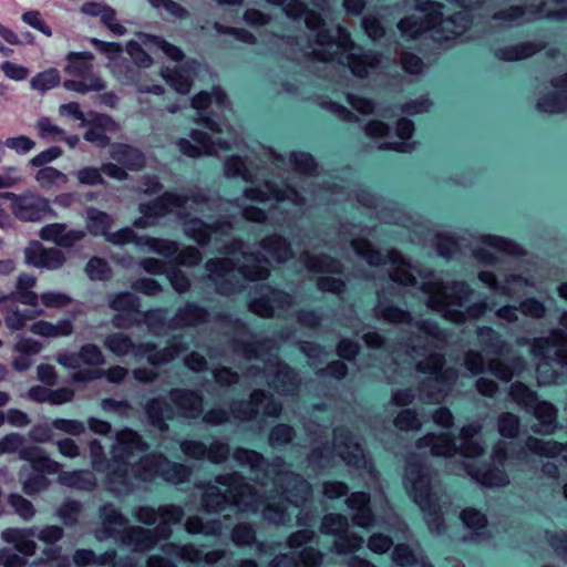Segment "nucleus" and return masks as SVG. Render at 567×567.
Masks as SVG:
<instances>
[{
    "label": "nucleus",
    "instance_id": "69168bd1",
    "mask_svg": "<svg viewBox=\"0 0 567 567\" xmlns=\"http://www.w3.org/2000/svg\"><path fill=\"white\" fill-rule=\"evenodd\" d=\"M185 529L190 535H217L220 530V522H204L200 516L193 515L187 518Z\"/></svg>",
    "mask_w": 567,
    "mask_h": 567
},
{
    "label": "nucleus",
    "instance_id": "20e7f679",
    "mask_svg": "<svg viewBox=\"0 0 567 567\" xmlns=\"http://www.w3.org/2000/svg\"><path fill=\"white\" fill-rule=\"evenodd\" d=\"M414 9L423 13V17L410 14L401 18L396 28L402 38L406 40H419L424 33L433 32L441 34L443 32V22L454 23L453 17L444 18V4L435 0H415Z\"/></svg>",
    "mask_w": 567,
    "mask_h": 567
},
{
    "label": "nucleus",
    "instance_id": "2eb2a0df",
    "mask_svg": "<svg viewBox=\"0 0 567 567\" xmlns=\"http://www.w3.org/2000/svg\"><path fill=\"white\" fill-rule=\"evenodd\" d=\"M233 458L241 466H249L252 474L257 478H268L271 472L284 465V460L276 456L271 460L267 458L260 452L247 447H236L233 452Z\"/></svg>",
    "mask_w": 567,
    "mask_h": 567
},
{
    "label": "nucleus",
    "instance_id": "0e129e2a",
    "mask_svg": "<svg viewBox=\"0 0 567 567\" xmlns=\"http://www.w3.org/2000/svg\"><path fill=\"white\" fill-rule=\"evenodd\" d=\"M62 485L75 489H91L94 485L91 474L80 470L63 472L59 476Z\"/></svg>",
    "mask_w": 567,
    "mask_h": 567
},
{
    "label": "nucleus",
    "instance_id": "39448f33",
    "mask_svg": "<svg viewBox=\"0 0 567 567\" xmlns=\"http://www.w3.org/2000/svg\"><path fill=\"white\" fill-rule=\"evenodd\" d=\"M93 53L89 51L69 52L65 72L79 80H65L63 86L69 91L81 94L89 92H101L106 89V83L93 73Z\"/></svg>",
    "mask_w": 567,
    "mask_h": 567
},
{
    "label": "nucleus",
    "instance_id": "4be33fe9",
    "mask_svg": "<svg viewBox=\"0 0 567 567\" xmlns=\"http://www.w3.org/2000/svg\"><path fill=\"white\" fill-rule=\"evenodd\" d=\"M159 549L164 555L171 556L173 558H181L189 563L205 561L207 564H212L221 557V553L217 550L204 554L202 549L197 548L192 543L185 545L165 543L161 545Z\"/></svg>",
    "mask_w": 567,
    "mask_h": 567
},
{
    "label": "nucleus",
    "instance_id": "338daca9",
    "mask_svg": "<svg viewBox=\"0 0 567 567\" xmlns=\"http://www.w3.org/2000/svg\"><path fill=\"white\" fill-rule=\"evenodd\" d=\"M349 519L341 513L326 514L320 523V532L324 536H336L338 533L344 532L349 528Z\"/></svg>",
    "mask_w": 567,
    "mask_h": 567
},
{
    "label": "nucleus",
    "instance_id": "dca6fc26",
    "mask_svg": "<svg viewBox=\"0 0 567 567\" xmlns=\"http://www.w3.org/2000/svg\"><path fill=\"white\" fill-rule=\"evenodd\" d=\"M184 350L181 337L173 336L166 342V347L158 349L155 342H140L136 347V357L145 358L153 367H161L175 358V354Z\"/></svg>",
    "mask_w": 567,
    "mask_h": 567
},
{
    "label": "nucleus",
    "instance_id": "8fccbe9b",
    "mask_svg": "<svg viewBox=\"0 0 567 567\" xmlns=\"http://www.w3.org/2000/svg\"><path fill=\"white\" fill-rule=\"evenodd\" d=\"M565 444L555 440L543 441L529 436L526 441V447L529 452L538 456L555 458L565 450Z\"/></svg>",
    "mask_w": 567,
    "mask_h": 567
},
{
    "label": "nucleus",
    "instance_id": "603ef678",
    "mask_svg": "<svg viewBox=\"0 0 567 567\" xmlns=\"http://www.w3.org/2000/svg\"><path fill=\"white\" fill-rule=\"evenodd\" d=\"M190 475V466L183 463L173 462L167 458V462H164V467L159 478L168 484L177 485L188 482Z\"/></svg>",
    "mask_w": 567,
    "mask_h": 567
},
{
    "label": "nucleus",
    "instance_id": "f3484780",
    "mask_svg": "<svg viewBox=\"0 0 567 567\" xmlns=\"http://www.w3.org/2000/svg\"><path fill=\"white\" fill-rule=\"evenodd\" d=\"M224 226H229L225 220L206 223L200 217L185 215L183 217V230L185 236L200 247H207L210 244L213 235L221 231Z\"/></svg>",
    "mask_w": 567,
    "mask_h": 567
},
{
    "label": "nucleus",
    "instance_id": "09e8293b",
    "mask_svg": "<svg viewBox=\"0 0 567 567\" xmlns=\"http://www.w3.org/2000/svg\"><path fill=\"white\" fill-rule=\"evenodd\" d=\"M379 302L377 306V316L390 323L404 322L409 312L394 305L389 298L378 293Z\"/></svg>",
    "mask_w": 567,
    "mask_h": 567
},
{
    "label": "nucleus",
    "instance_id": "5701e85b",
    "mask_svg": "<svg viewBox=\"0 0 567 567\" xmlns=\"http://www.w3.org/2000/svg\"><path fill=\"white\" fill-rule=\"evenodd\" d=\"M169 399L185 416L198 417L204 411V396L196 390L174 388L169 391Z\"/></svg>",
    "mask_w": 567,
    "mask_h": 567
},
{
    "label": "nucleus",
    "instance_id": "e433bc0d",
    "mask_svg": "<svg viewBox=\"0 0 567 567\" xmlns=\"http://www.w3.org/2000/svg\"><path fill=\"white\" fill-rule=\"evenodd\" d=\"M534 415L539 423V427L533 426V432L537 434L548 435L555 432L557 426V410L548 401H537L533 408Z\"/></svg>",
    "mask_w": 567,
    "mask_h": 567
},
{
    "label": "nucleus",
    "instance_id": "6ab92c4d",
    "mask_svg": "<svg viewBox=\"0 0 567 567\" xmlns=\"http://www.w3.org/2000/svg\"><path fill=\"white\" fill-rule=\"evenodd\" d=\"M267 377L271 389L286 394L293 393L300 385L298 372L279 359L269 367Z\"/></svg>",
    "mask_w": 567,
    "mask_h": 567
},
{
    "label": "nucleus",
    "instance_id": "423d86ee",
    "mask_svg": "<svg viewBox=\"0 0 567 567\" xmlns=\"http://www.w3.org/2000/svg\"><path fill=\"white\" fill-rule=\"evenodd\" d=\"M508 444L499 441L492 449V458L495 463L483 462L477 466L473 463H466L464 470L466 474L478 484L485 487H505L509 484V477L504 465L508 460Z\"/></svg>",
    "mask_w": 567,
    "mask_h": 567
},
{
    "label": "nucleus",
    "instance_id": "de8ad7c7",
    "mask_svg": "<svg viewBox=\"0 0 567 567\" xmlns=\"http://www.w3.org/2000/svg\"><path fill=\"white\" fill-rule=\"evenodd\" d=\"M482 244L513 257H522L525 252L523 247L511 238L498 235L486 234L481 237Z\"/></svg>",
    "mask_w": 567,
    "mask_h": 567
},
{
    "label": "nucleus",
    "instance_id": "c756f323",
    "mask_svg": "<svg viewBox=\"0 0 567 567\" xmlns=\"http://www.w3.org/2000/svg\"><path fill=\"white\" fill-rule=\"evenodd\" d=\"M476 338L482 350L488 354L503 355L505 352L511 351L508 342L492 327H477Z\"/></svg>",
    "mask_w": 567,
    "mask_h": 567
},
{
    "label": "nucleus",
    "instance_id": "bb28decb",
    "mask_svg": "<svg viewBox=\"0 0 567 567\" xmlns=\"http://www.w3.org/2000/svg\"><path fill=\"white\" fill-rule=\"evenodd\" d=\"M147 421L155 429L165 432L168 430V421L174 420V409L162 396L153 398L145 404Z\"/></svg>",
    "mask_w": 567,
    "mask_h": 567
},
{
    "label": "nucleus",
    "instance_id": "ddd939ff",
    "mask_svg": "<svg viewBox=\"0 0 567 567\" xmlns=\"http://www.w3.org/2000/svg\"><path fill=\"white\" fill-rule=\"evenodd\" d=\"M258 297L251 298L248 302L249 310L260 318H272L275 308H284L289 303L290 296L284 289L269 284L256 287Z\"/></svg>",
    "mask_w": 567,
    "mask_h": 567
},
{
    "label": "nucleus",
    "instance_id": "79ce46f5",
    "mask_svg": "<svg viewBox=\"0 0 567 567\" xmlns=\"http://www.w3.org/2000/svg\"><path fill=\"white\" fill-rule=\"evenodd\" d=\"M111 122V116L106 114L92 113V118L84 123L90 125V128L83 135L84 140L100 146H106L110 138L107 137L105 130L106 125Z\"/></svg>",
    "mask_w": 567,
    "mask_h": 567
},
{
    "label": "nucleus",
    "instance_id": "b1692460",
    "mask_svg": "<svg viewBox=\"0 0 567 567\" xmlns=\"http://www.w3.org/2000/svg\"><path fill=\"white\" fill-rule=\"evenodd\" d=\"M280 482L284 483L281 487L284 488V494L287 496V501L296 505L305 502L307 496L311 493V485L299 473L291 471L279 473L276 484Z\"/></svg>",
    "mask_w": 567,
    "mask_h": 567
},
{
    "label": "nucleus",
    "instance_id": "393cba45",
    "mask_svg": "<svg viewBox=\"0 0 567 567\" xmlns=\"http://www.w3.org/2000/svg\"><path fill=\"white\" fill-rule=\"evenodd\" d=\"M150 443L132 427H123L115 435L113 451L133 457L135 453H145L150 450Z\"/></svg>",
    "mask_w": 567,
    "mask_h": 567
},
{
    "label": "nucleus",
    "instance_id": "a18cd8bd",
    "mask_svg": "<svg viewBox=\"0 0 567 567\" xmlns=\"http://www.w3.org/2000/svg\"><path fill=\"white\" fill-rule=\"evenodd\" d=\"M307 28L315 34V42L320 47H331L334 43L331 30L318 12H309L305 20Z\"/></svg>",
    "mask_w": 567,
    "mask_h": 567
},
{
    "label": "nucleus",
    "instance_id": "4468645a",
    "mask_svg": "<svg viewBox=\"0 0 567 567\" xmlns=\"http://www.w3.org/2000/svg\"><path fill=\"white\" fill-rule=\"evenodd\" d=\"M444 365L445 358L440 352H431L423 361L417 362L419 373L433 375L423 383V386L437 390L441 385L452 384L457 378V372L454 368Z\"/></svg>",
    "mask_w": 567,
    "mask_h": 567
},
{
    "label": "nucleus",
    "instance_id": "ea45409f",
    "mask_svg": "<svg viewBox=\"0 0 567 567\" xmlns=\"http://www.w3.org/2000/svg\"><path fill=\"white\" fill-rule=\"evenodd\" d=\"M73 323L69 319H61L58 323L38 320L30 326L33 334L44 338L69 337L73 333Z\"/></svg>",
    "mask_w": 567,
    "mask_h": 567
},
{
    "label": "nucleus",
    "instance_id": "7ed1b4c3",
    "mask_svg": "<svg viewBox=\"0 0 567 567\" xmlns=\"http://www.w3.org/2000/svg\"><path fill=\"white\" fill-rule=\"evenodd\" d=\"M350 246L355 255L363 258L370 266L378 267L390 264L392 268L389 271V279L393 284L401 287L416 285V278L412 271L414 267L399 249L391 248L382 254L364 237L352 239Z\"/></svg>",
    "mask_w": 567,
    "mask_h": 567
},
{
    "label": "nucleus",
    "instance_id": "cd10ccee",
    "mask_svg": "<svg viewBox=\"0 0 567 567\" xmlns=\"http://www.w3.org/2000/svg\"><path fill=\"white\" fill-rule=\"evenodd\" d=\"M303 265L308 271L329 274V275H343L344 267L340 259L328 254H303Z\"/></svg>",
    "mask_w": 567,
    "mask_h": 567
},
{
    "label": "nucleus",
    "instance_id": "473e14b6",
    "mask_svg": "<svg viewBox=\"0 0 567 567\" xmlns=\"http://www.w3.org/2000/svg\"><path fill=\"white\" fill-rule=\"evenodd\" d=\"M215 483L223 487L228 488V491L235 496V498L240 499L245 496H256V489L254 486L247 481L246 476L237 471H233L226 474H219L215 477Z\"/></svg>",
    "mask_w": 567,
    "mask_h": 567
},
{
    "label": "nucleus",
    "instance_id": "a19ab883",
    "mask_svg": "<svg viewBox=\"0 0 567 567\" xmlns=\"http://www.w3.org/2000/svg\"><path fill=\"white\" fill-rule=\"evenodd\" d=\"M460 519L466 528L473 532L477 539H485L489 535L486 532L488 526L487 516L475 507H465L460 513Z\"/></svg>",
    "mask_w": 567,
    "mask_h": 567
},
{
    "label": "nucleus",
    "instance_id": "13d9d810",
    "mask_svg": "<svg viewBox=\"0 0 567 567\" xmlns=\"http://www.w3.org/2000/svg\"><path fill=\"white\" fill-rule=\"evenodd\" d=\"M162 76L165 80V82L177 93L183 95L189 93L192 87V81L184 69L178 66H175L173 69L165 68L162 71Z\"/></svg>",
    "mask_w": 567,
    "mask_h": 567
},
{
    "label": "nucleus",
    "instance_id": "58836bf2",
    "mask_svg": "<svg viewBox=\"0 0 567 567\" xmlns=\"http://www.w3.org/2000/svg\"><path fill=\"white\" fill-rule=\"evenodd\" d=\"M334 441L338 446H343L346 449H349L353 444L354 449L358 450L359 453L346 451L340 453V456L348 465L359 467L361 462L364 460V455L361 446L358 443H353L352 432L346 426L337 427L334 430Z\"/></svg>",
    "mask_w": 567,
    "mask_h": 567
},
{
    "label": "nucleus",
    "instance_id": "c03bdc74",
    "mask_svg": "<svg viewBox=\"0 0 567 567\" xmlns=\"http://www.w3.org/2000/svg\"><path fill=\"white\" fill-rule=\"evenodd\" d=\"M113 218L106 212L100 210L95 207L86 209V230L92 236H103L106 238L113 226Z\"/></svg>",
    "mask_w": 567,
    "mask_h": 567
},
{
    "label": "nucleus",
    "instance_id": "f257e3e1",
    "mask_svg": "<svg viewBox=\"0 0 567 567\" xmlns=\"http://www.w3.org/2000/svg\"><path fill=\"white\" fill-rule=\"evenodd\" d=\"M403 486L424 515L431 532H441L445 527L440 496L433 489L431 466L425 456L412 454L405 460Z\"/></svg>",
    "mask_w": 567,
    "mask_h": 567
},
{
    "label": "nucleus",
    "instance_id": "f8f14e48",
    "mask_svg": "<svg viewBox=\"0 0 567 567\" xmlns=\"http://www.w3.org/2000/svg\"><path fill=\"white\" fill-rule=\"evenodd\" d=\"M172 526L167 522H159L154 529L140 526L125 528L121 534V542L126 546H134L137 551L155 547L158 540H168L172 536Z\"/></svg>",
    "mask_w": 567,
    "mask_h": 567
},
{
    "label": "nucleus",
    "instance_id": "a211bd4d",
    "mask_svg": "<svg viewBox=\"0 0 567 567\" xmlns=\"http://www.w3.org/2000/svg\"><path fill=\"white\" fill-rule=\"evenodd\" d=\"M25 262L37 268L55 270L65 262L64 254L58 248H44L39 241L33 240L24 249Z\"/></svg>",
    "mask_w": 567,
    "mask_h": 567
},
{
    "label": "nucleus",
    "instance_id": "c85d7f7f",
    "mask_svg": "<svg viewBox=\"0 0 567 567\" xmlns=\"http://www.w3.org/2000/svg\"><path fill=\"white\" fill-rule=\"evenodd\" d=\"M526 367L525 359L520 355H512L506 360L491 359L488 372L503 382H509L515 374H520Z\"/></svg>",
    "mask_w": 567,
    "mask_h": 567
},
{
    "label": "nucleus",
    "instance_id": "9b49d317",
    "mask_svg": "<svg viewBox=\"0 0 567 567\" xmlns=\"http://www.w3.org/2000/svg\"><path fill=\"white\" fill-rule=\"evenodd\" d=\"M189 200L195 204H203L205 197L199 193L187 195L175 190H166L147 203H141L138 212L151 219H157L168 215L173 208H184Z\"/></svg>",
    "mask_w": 567,
    "mask_h": 567
},
{
    "label": "nucleus",
    "instance_id": "a878e982",
    "mask_svg": "<svg viewBox=\"0 0 567 567\" xmlns=\"http://www.w3.org/2000/svg\"><path fill=\"white\" fill-rule=\"evenodd\" d=\"M20 458L30 463L33 472L43 475H55L61 470V464L52 458L37 445L25 446L20 451Z\"/></svg>",
    "mask_w": 567,
    "mask_h": 567
},
{
    "label": "nucleus",
    "instance_id": "5fc2aeb1",
    "mask_svg": "<svg viewBox=\"0 0 567 567\" xmlns=\"http://www.w3.org/2000/svg\"><path fill=\"white\" fill-rule=\"evenodd\" d=\"M141 239H143L142 247H147L154 254L169 260H172L178 251V243L175 240L151 237L147 235H142Z\"/></svg>",
    "mask_w": 567,
    "mask_h": 567
},
{
    "label": "nucleus",
    "instance_id": "412c9836",
    "mask_svg": "<svg viewBox=\"0 0 567 567\" xmlns=\"http://www.w3.org/2000/svg\"><path fill=\"white\" fill-rule=\"evenodd\" d=\"M414 133V122L408 116H401L395 121V136L400 141L384 142L379 146V148L381 151L410 154L416 148V142L413 141Z\"/></svg>",
    "mask_w": 567,
    "mask_h": 567
},
{
    "label": "nucleus",
    "instance_id": "f03ea898",
    "mask_svg": "<svg viewBox=\"0 0 567 567\" xmlns=\"http://www.w3.org/2000/svg\"><path fill=\"white\" fill-rule=\"evenodd\" d=\"M248 264L237 266L231 258L208 259L205 268L208 271V279L214 285L219 296H231L244 289L239 279L230 277L235 270L246 281H265L270 276L269 260L260 252H248L244 255Z\"/></svg>",
    "mask_w": 567,
    "mask_h": 567
},
{
    "label": "nucleus",
    "instance_id": "72a5a7b5",
    "mask_svg": "<svg viewBox=\"0 0 567 567\" xmlns=\"http://www.w3.org/2000/svg\"><path fill=\"white\" fill-rule=\"evenodd\" d=\"M164 462H167V457L161 452L147 453L140 457L133 472L136 478L148 481L154 476L161 477Z\"/></svg>",
    "mask_w": 567,
    "mask_h": 567
},
{
    "label": "nucleus",
    "instance_id": "864d4df0",
    "mask_svg": "<svg viewBox=\"0 0 567 567\" xmlns=\"http://www.w3.org/2000/svg\"><path fill=\"white\" fill-rule=\"evenodd\" d=\"M109 307L116 312H141V299L131 291H120L111 296Z\"/></svg>",
    "mask_w": 567,
    "mask_h": 567
},
{
    "label": "nucleus",
    "instance_id": "c9c22d12",
    "mask_svg": "<svg viewBox=\"0 0 567 567\" xmlns=\"http://www.w3.org/2000/svg\"><path fill=\"white\" fill-rule=\"evenodd\" d=\"M111 156L125 169L138 171L145 166V155L130 144H117L113 147Z\"/></svg>",
    "mask_w": 567,
    "mask_h": 567
},
{
    "label": "nucleus",
    "instance_id": "680f3d73",
    "mask_svg": "<svg viewBox=\"0 0 567 567\" xmlns=\"http://www.w3.org/2000/svg\"><path fill=\"white\" fill-rule=\"evenodd\" d=\"M99 514L109 535L114 534V526H125L127 524L126 517L112 503L103 504L99 509Z\"/></svg>",
    "mask_w": 567,
    "mask_h": 567
},
{
    "label": "nucleus",
    "instance_id": "6e6d98bb",
    "mask_svg": "<svg viewBox=\"0 0 567 567\" xmlns=\"http://www.w3.org/2000/svg\"><path fill=\"white\" fill-rule=\"evenodd\" d=\"M130 458V456L112 451V457L110 460L107 471V481L124 484L128 475Z\"/></svg>",
    "mask_w": 567,
    "mask_h": 567
},
{
    "label": "nucleus",
    "instance_id": "49530a36",
    "mask_svg": "<svg viewBox=\"0 0 567 567\" xmlns=\"http://www.w3.org/2000/svg\"><path fill=\"white\" fill-rule=\"evenodd\" d=\"M104 347L115 357H125L131 352L136 355L137 343L123 332H112L104 339Z\"/></svg>",
    "mask_w": 567,
    "mask_h": 567
},
{
    "label": "nucleus",
    "instance_id": "052dcab7",
    "mask_svg": "<svg viewBox=\"0 0 567 567\" xmlns=\"http://www.w3.org/2000/svg\"><path fill=\"white\" fill-rule=\"evenodd\" d=\"M334 537L333 547L338 554H350L355 553L361 549L363 544V538L351 532L349 528L344 529V532L338 533Z\"/></svg>",
    "mask_w": 567,
    "mask_h": 567
},
{
    "label": "nucleus",
    "instance_id": "0eeeda50",
    "mask_svg": "<svg viewBox=\"0 0 567 567\" xmlns=\"http://www.w3.org/2000/svg\"><path fill=\"white\" fill-rule=\"evenodd\" d=\"M333 44L337 45L338 50L347 53V66L357 79L364 80L369 78L370 70H375L380 66L381 54L378 51L368 49L360 53L351 52L357 45L348 29L342 25L337 27V39Z\"/></svg>",
    "mask_w": 567,
    "mask_h": 567
},
{
    "label": "nucleus",
    "instance_id": "1a4fd4ad",
    "mask_svg": "<svg viewBox=\"0 0 567 567\" xmlns=\"http://www.w3.org/2000/svg\"><path fill=\"white\" fill-rule=\"evenodd\" d=\"M260 409L265 416L276 419L282 412V404L270 392L255 389L250 393L248 401L234 403L231 412L237 419L254 420L259 414Z\"/></svg>",
    "mask_w": 567,
    "mask_h": 567
},
{
    "label": "nucleus",
    "instance_id": "4d7b16f0",
    "mask_svg": "<svg viewBox=\"0 0 567 567\" xmlns=\"http://www.w3.org/2000/svg\"><path fill=\"white\" fill-rule=\"evenodd\" d=\"M83 512L81 502L73 498H65L56 509V516L65 527H74Z\"/></svg>",
    "mask_w": 567,
    "mask_h": 567
},
{
    "label": "nucleus",
    "instance_id": "bf43d9fd",
    "mask_svg": "<svg viewBox=\"0 0 567 567\" xmlns=\"http://www.w3.org/2000/svg\"><path fill=\"white\" fill-rule=\"evenodd\" d=\"M295 436L296 431L291 425L279 423L269 430L268 443L274 450L281 451L292 442Z\"/></svg>",
    "mask_w": 567,
    "mask_h": 567
},
{
    "label": "nucleus",
    "instance_id": "2f4dec72",
    "mask_svg": "<svg viewBox=\"0 0 567 567\" xmlns=\"http://www.w3.org/2000/svg\"><path fill=\"white\" fill-rule=\"evenodd\" d=\"M543 45L533 41H524L517 44L497 48L494 56L504 62H518L528 59L539 52Z\"/></svg>",
    "mask_w": 567,
    "mask_h": 567
},
{
    "label": "nucleus",
    "instance_id": "774afa93",
    "mask_svg": "<svg viewBox=\"0 0 567 567\" xmlns=\"http://www.w3.org/2000/svg\"><path fill=\"white\" fill-rule=\"evenodd\" d=\"M457 452L456 437L452 432L436 433L435 443L432 446V455L435 457L453 456Z\"/></svg>",
    "mask_w": 567,
    "mask_h": 567
},
{
    "label": "nucleus",
    "instance_id": "f704fd0d",
    "mask_svg": "<svg viewBox=\"0 0 567 567\" xmlns=\"http://www.w3.org/2000/svg\"><path fill=\"white\" fill-rule=\"evenodd\" d=\"M259 247L278 262H284L292 256L289 240L277 233L265 236L259 241Z\"/></svg>",
    "mask_w": 567,
    "mask_h": 567
},
{
    "label": "nucleus",
    "instance_id": "e2e57ef3",
    "mask_svg": "<svg viewBox=\"0 0 567 567\" xmlns=\"http://www.w3.org/2000/svg\"><path fill=\"white\" fill-rule=\"evenodd\" d=\"M289 162L293 169L301 174H317L318 163L313 155L306 151H292L289 155Z\"/></svg>",
    "mask_w": 567,
    "mask_h": 567
},
{
    "label": "nucleus",
    "instance_id": "37998d69",
    "mask_svg": "<svg viewBox=\"0 0 567 567\" xmlns=\"http://www.w3.org/2000/svg\"><path fill=\"white\" fill-rule=\"evenodd\" d=\"M127 375V369L121 365L110 367L107 370H84L76 372L73 375L76 382H89L99 378L105 377V379L113 384H120L124 381Z\"/></svg>",
    "mask_w": 567,
    "mask_h": 567
},
{
    "label": "nucleus",
    "instance_id": "6e6552de",
    "mask_svg": "<svg viewBox=\"0 0 567 567\" xmlns=\"http://www.w3.org/2000/svg\"><path fill=\"white\" fill-rule=\"evenodd\" d=\"M421 290L430 295L429 307L433 310H440L446 303L464 307L474 292L465 281H453L449 287L442 281L423 282Z\"/></svg>",
    "mask_w": 567,
    "mask_h": 567
},
{
    "label": "nucleus",
    "instance_id": "aec40b11",
    "mask_svg": "<svg viewBox=\"0 0 567 567\" xmlns=\"http://www.w3.org/2000/svg\"><path fill=\"white\" fill-rule=\"evenodd\" d=\"M550 85L559 91L543 94L537 100L536 107L538 111L549 114L564 112L567 110V72L553 78Z\"/></svg>",
    "mask_w": 567,
    "mask_h": 567
},
{
    "label": "nucleus",
    "instance_id": "4c0bfd02",
    "mask_svg": "<svg viewBox=\"0 0 567 567\" xmlns=\"http://www.w3.org/2000/svg\"><path fill=\"white\" fill-rule=\"evenodd\" d=\"M175 318L181 326L195 327L208 321L209 311L197 301H187L177 309Z\"/></svg>",
    "mask_w": 567,
    "mask_h": 567
},
{
    "label": "nucleus",
    "instance_id": "9d476101",
    "mask_svg": "<svg viewBox=\"0 0 567 567\" xmlns=\"http://www.w3.org/2000/svg\"><path fill=\"white\" fill-rule=\"evenodd\" d=\"M6 197L11 200L12 214L21 221H41L52 213L49 199L38 193H7Z\"/></svg>",
    "mask_w": 567,
    "mask_h": 567
},
{
    "label": "nucleus",
    "instance_id": "7c9ffc66",
    "mask_svg": "<svg viewBox=\"0 0 567 567\" xmlns=\"http://www.w3.org/2000/svg\"><path fill=\"white\" fill-rule=\"evenodd\" d=\"M199 487L203 488L199 503L204 513L219 514L227 507L229 499L217 485L207 482L200 484Z\"/></svg>",
    "mask_w": 567,
    "mask_h": 567
},
{
    "label": "nucleus",
    "instance_id": "3c124183",
    "mask_svg": "<svg viewBox=\"0 0 567 567\" xmlns=\"http://www.w3.org/2000/svg\"><path fill=\"white\" fill-rule=\"evenodd\" d=\"M508 396L511 401L525 409H532L537 404L538 395L522 381H514L509 385Z\"/></svg>",
    "mask_w": 567,
    "mask_h": 567
}]
</instances>
